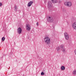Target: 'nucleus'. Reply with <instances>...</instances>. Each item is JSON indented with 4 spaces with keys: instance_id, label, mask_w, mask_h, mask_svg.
I'll return each mask as SVG.
<instances>
[{
    "instance_id": "15",
    "label": "nucleus",
    "mask_w": 76,
    "mask_h": 76,
    "mask_svg": "<svg viewBox=\"0 0 76 76\" xmlns=\"http://www.w3.org/2000/svg\"><path fill=\"white\" fill-rule=\"evenodd\" d=\"M5 40V38L4 37H3L2 38V41H4Z\"/></svg>"
},
{
    "instance_id": "2",
    "label": "nucleus",
    "mask_w": 76,
    "mask_h": 76,
    "mask_svg": "<svg viewBox=\"0 0 76 76\" xmlns=\"http://www.w3.org/2000/svg\"><path fill=\"white\" fill-rule=\"evenodd\" d=\"M64 5L67 7H71L72 6V3L70 2H65L64 3Z\"/></svg>"
},
{
    "instance_id": "14",
    "label": "nucleus",
    "mask_w": 76,
    "mask_h": 76,
    "mask_svg": "<svg viewBox=\"0 0 76 76\" xmlns=\"http://www.w3.org/2000/svg\"><path fill=\"white\" fill-rule=\"evenodd\" d=\"M61 69L62 70H64V69H65V67L64 66H62L61 67Z\"/></svg>"
},
{
    "instance_id": "4",
    "label": "nucleus",
    "mask_w": 76,
    "mask_h": 76,
    "mask_svg": "<svg viewBox=\"0 0 76 76\" xmlns=\"http://www.w3.org/2000/svg\"><path fill=\"white\" fill-rule=\"evenodd\" d=\"M26 29L27 31L31 30V26L29 24H26Z\"/></svg>"
},
{
    "instance_id": "5",
    "label": "nucleus",
    "mask_w": 76,
    "mask_h": 76,
    "mask_svg": "<svg viewBox=\"0 0 76 76\" xmlns=\"http://www.w3.org/2000/svg\"><path fill=\"white\" fill-rule=\"evenodd\" d=\"M65 35V37L66 39H69V35L67 34V33L66 32H65L64 34Z\"/></svg>"
},
{
    "instance_id": "10",
    "label": "nucleus",
    "mask_w": 76,
    "mask_h": 76,
    "mask_svg": "<svg viewBox=\"0 0 76 76\" xmlns=\"http://www.w3.org/2000/svg\"><path fill=\"white\" fill-rule=\"evenodd\" d=\"M32 3H33V2L32 1H31L28 3L27 5L28 7H30V6L32 4Z\"/></svg>"
},
{
    "instance_id": "19",
    "label": "nucleus",
    "mask_w": 76,
    "mask_h": 76,
    "mask_svg": "<svg viewBox=\"0 0 76 76\" xmlns=\"http://www.w3.org/2000/svg\"><path fill=\"white\" fill-rule=\"evenodd\" d=\"M37 26H38V25H39V23H37Z\"/></svg>"
},
{
    "instance_id": "16",
    "label": "nucleus",
    "mask_w": 76,
    "mask_h": 76,
    "mask_svg": "<svg viewBox=\"0 0 76 76\" xmlns=\"http://www.w3.org/2000/svg\"><path fill=\"white\" fill-rule=\"evenodd\" d=\"M56 49L57 50H58H58H60V47H58V48H57Z\"/></svg>"
},
{
    "instance_id": "11",
    "label": "nucleus",
    "mask_w": 76,
    "mask_h": 76,
    "mask_svg": "<svg viewBox=\"0 0 76 76\" xmlns=\"http://www.w3.org/2000/svg\"><path fill=\"white\" fill-rule=\"evenodd\" d=\"M14 9L15 11L17 12V10H18V7L16 5H15Z\"/></svg>"
},
{
    "instance_id": "3",
    "label": "nucleus",
    "mask_w": 76,
    "mask_h": 76,
    "mask_svg": "<svg viewBox=\"0 0 76 76\" xmlns=\"http://www.w3.org/2000/svg\"><path fill=\"white\" fill-rule=\"evenodd\" d=\"M48 7L49 9H51L52 7V3L51 1H49L48 4Z\"/></svg>"
},
{
    "instance_id": "18",
    "label": "nucleus",
    "mask_w": 76,
    "mask_h": 76,
    "mask_svg": "<svg viewBox=\"0 0 76 76\" xmlns=\"http://www.w3.org/2000/svg\"><path fill=\"white\" fill-rule=\"evenodd\" d=\"M74 53H75V55H76V49H75L74 50Z\"/></svg>"
},
{
    "instance_id": "1",
    "label": "nucleus",
    "mask_w": 76,
    "mask_h": 76,
    "mask_svg": "<svg viewBox=\"0 0 76 76\" xmlns=\"http://www.w3.org/2000/svg\"><path fill=\"white\" fill-rule=\"evenodd\" d=\"M45 42L46 44L47 45L50 43V39L48 37H46L44 39Z\"/></svg>"
},
{
    "instance_id": "13",
    "label": "nucleus",
    "mask_w": 76,
    "mask_h": 76,
    "mask_svg": "<svg viewBox=\"0 0 76 76\" xmlns=\"http://www.w3.org/2000/svg\"><path fill=\"white\" fill-rule=\"evenodd\" d=\"M73 74L76 75V69H75L73 72Z\"/></svg>"
},
{
    "instance_id": "6",
    "label": "nucleus",
    "mask_w": 76,
    "mask_h": 76,
    "mask_svg": "<svg viewBox=\"0 0 76 76\" xmlns=\"http://www.w3.org/2000/svg\"><path fill=\"white\" fill-rule=\"evenodd\" d=\"M48 20V22H53V18L50 17H49Z\"/></svg>"
},
{
    "instance_id": "7",
    "label": "nucleus",
    "mask_w": 76,
    "mask_h": 76,
    "mask_svg": "<svg viewBox=\"0 0 76 76\" xmlns=\"http://www.w3.org/2000/svg\"><path fill=\"white\" fill-rule=\"evenodd\" d=\"M60 48L62 49V51L63 52H65V49L64 47V45H61L60 46Z\"/></svg>"
},
{
    "instance_id": "9",
    "label": "nucleus",
    "mask_w": 76,
    "mask_h": 76,
    "mask_svg": "<svg viewBox=\"0 0 76 76\" xmlns=\"http://www.w3.org/2000/svg\"><path fill=\"white\" fill-rule=\"evenodd\" d=\"M18 34H21V32H22V29L20 28H19L18 29Z\"/></svg>"
},
{
    "instance_id": "12",
    "label": "nucleus",
    "mask_w": 76,
    "mask_h": 76,
    "mask_svg": "<svg viewBox=\"0 0 76 76\" xmlns=\"http://www.w3.org/2000/svg\"><path fill=\"white\" fill-rule=\"evenodd\" d=\"M52 1L53 3H57V0H51Z\"/></svg>"
},
{
    "instance_id": "8",
    "label": "nucleus",
    "mask_w": 76,
    "mask_h": 76,
    "mask_svg": "<svg viewBox=\"0 0 76 76\" xmlns=\"http://www.w3.org/2000/svg\"><path fill=\"white\" fill-rule=\"evenodd\" d=\"M72 26L74 29H76V22L74 23L73 24Z\"/></svg>"
},
{
    "instance_id": "17",
    "label": "nucleus",
    "mask_w": 76,
    "mask_h": 76,
    "mask_svg": "<svg viewBox=\"0 0 76 76\" xmlns=\"http://www.w3.org/2000/svg\"><path fill=\"white\" fill-rule=\"evenodd\" d=\"M42 75H44V73L43 72H42L41 73Z\"/></svg>"
},
{
    "instance_id": "20",
    "label": "nucleus",
    "mask_w": 76,
    "mask_h": 76,
    "mask_svg": "<svg viewBox=\"0 0 76 76\" xmlns=\"http://www.w3.org/2000/svg\"><path fill=\"white\" fill-rule=\"evenodd\" d=\"M2 5V3H0V6H1Z\"/></svg>"
}]
</instances>
